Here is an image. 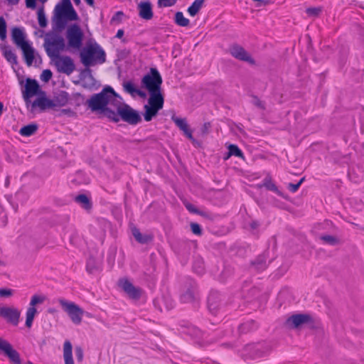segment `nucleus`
Listing matches in <instances>:
<instances>
[{"label":"nucleus","mask_w":364,"mask_h":364,"mask_svg":"<svg viewBox=\"0 0 364 364\" xmlns=\"http://www.w3.org/2000/svg\"><path fill=\"white\" fill-rule=\"evenodd\" d=\"M119 95L110 86L104 87L101 92L92 95L85 105L92 112H99L109 119V112H113L119 102Z\"/></svg>","instance_id":"1"},{"label":"nucleus","mask_w":364,"mask_h":364,"mask_svg":"<svg viewBox=\"0 0 364 364\" xmlns=\"http://www.w3.org/2000/svg\"><path fill=\"white\" fill-rule=\"evenodd\" d=\"M122 98L119 97V102L115 105L113 112H109V119L118 122L121 119L130 125H136L141 122V117L138 111L134 109L129 105L122 103Z\"/></svg>","instance_id":"2"},{"label":"nucleus","mask_w":364,"mask_h":364,"mask_svg":"<svg viewBox=\"0 0 364 364\" xmlns=\"http://www.w3.org/2000/svg\"><path fill=\"white\" fill-rule=\"evenodd\" d=\"M55 11L54 29L59 32L65 28L67 20L76 21L78 18L70 0H63L62 5L58 4Z\"/></svg>","instance_id":"3"},{"label":"nucleus","mask_w":364,"mask_h":364,"mask_svg":"<svg viewBox=\"0 0 364 364\" xmlns=\"http://www.w3.org/2000/svg\"><path fill=\"white\" fill-rule=\"evenodd\" d=\"M81 63L86 67L103 64L106 61V53L102 47L97 44H90L85 46L80 53Z\"/></svg>","instance_id":"4"},{"label":"nucleus","mask_w":364,"mask_h":364,"mask_svg":"<svg viewBox=\"0 0 364 364\" xmlns=\"http://www.w3.org/2000/svg\"><path fill=\"white\" fill-rule=\"evenodd\" d=\"M43 47L47 55L54 60L55 57H58L65 50V40L58 32H48L46 34Z\"/></svg>","instance_id":"5"},{"label":"nucleus","mask_w":364,"mask_h":364,"mask_svg":"<svg viewBox=\"0 0 364 364\" xmlns=\"http://www.w3.org/2000/svg\"><path fill=\"white\" fill-rule=\"evenodd\" d=\"M11 38L13 41L22 50L25 61L30 66L34 60V49L25 40L26 36L23 30L20 28L15 27L11 31Z\"/></svg>","instance_id":"6"},{"label":"nucleus","mask_w":364,"mask_h":364,"mask_svg":"<svg viewBox=\"0 0 364 364\" xmlns=\"http://www.w3.org/2000/svg\"><path fill=\"white\" fill-rule=\"evenodd\" d=\"M162 77L156 68H150L148 74L141 79V85L149 92L161 91Z\"/></svg>","instance_id":"7"},{"label":"nucleus","mask_w":364,"mask_h":364,"mask_svg":"<svg viewBox=\"0 0 364 364\" xmlns=\"http://www.w3.org/2000/svg\"><path fill=\"white\" fill-rule=\"evenodd\" d=\"M58 303L73 323L76 325L81 323L84 311L78 305L62 298L58 299Z\"/></svg>","instance_id":"8"},{"label":"nucleus","mask_w":364,"mask_h":364,"mask_svg":"<svg viewBox=\"0 0 364 364\" xmlns=\"http://www.w3.org/2000/svg\"><path fill=\"white\" fill-rule=\"evenodd\" d=\"M66 38L70 48L80 49L82 47L83 33L77 24H73L68 28Z\"/></svg>","instance_id":"9"},{"label":"nucleus","mask_w":364,"mask_h":364,"mask_svg":"<svg viewBox=\"0 0 364 364\" xmlns=\"http://www.w3.org/2000/svg\"><path fill=\"white\" fill-rule=\"evenodd\" d=\"M119 287L124 291L127 296L132 300H139L142 294V289L134 284L126 278H121L118 282Z\"/></svg>","instance_id":"10"},{"label":"nucleus","mask_w":364,"mask_h":364,"mask_svg":"<svg viewBox=\"0 0 364 364\" xmlns=\"http://www.w3.org/2000/svg\"><path fill=\"white\" fill-rule=\"evenodd\" d=\"M21 311L18 309L14 306H0V317L14 326H17L19 323Z\"/></svg>","instance_id":"11"},{"label":"nucleus","mask_w":364,"mask_h":364,"mask_svg":"<svg viewBox=\"0 0 364 364\" xmlns=\"http://www.w3.org/2000/svg\"><path fill=\"white\" fill-rule=\"evenodd\" d=\"M53 60L58 71L60 73L70 75L75 70L74 62L69 56L59 55L58 57H55Z\"/></svg>","instance_id":"12"},{"label":"nucleus","mask_w":364,"mask_h":364,"mask_svg":"<svg viewBox=\"0 0 364 364\" xmlns=\"http://www.w3.org/2000/svg\"><path fill=\"white\" fill-rule=\"evenodd\" d=\"M0 350L6 355L14 364H21L19 353L13 348L7 341L0 338Z\"/></svg>","instance_id":"13"},{"label":"nucleus","mask_w":364,"mask_h":364,"mask_svg":"<svg viewBox=\"0 0 364 364\" xmlns=\"http://www.w3.org/2000/svg\"><path fill=\"white\" fill-rule=\"evenodd\" d=\"M314 322L313 318L311 315L307 314H293L287 319V324L294 328H297L301 325L306 323H312Z\"/></svg>","instance_id":"14"},{"label":"nucleus","mask_w":364,"mask_h":364,"mask_svg":"<svg viewBox=\"0 0 364 364\" xmlns=\"http://www.w3.org/2000/svg\"><path fill=\"white\" fill-rule=\"evenodd\" d=\"M198 294V287L196 282L188 279L186 290L181 295L180 299L183 303H191L196 299Z\"/></svg>","instance_id":"15"},{"label":"nucleus","mask_w":364,"mask_h":364,"mask_svg":"<svg viewBox=\"0 0 364 364\" xmlns=\"http://www.w3.org/2000/svg\"><path fill=\"white\" fill-rule=\"evenodd\" d=\"M40 90L38 82L34 79L27 78L25 89L23 91V97L26 104L30 102V98L37 95Z\"/></svg>","instance_id":"16"},{"label":"nucleus","mask_w":364,"mask_h":364,"mask_svg":"<svg viewBox=\"0 0 364 364\" xmlns=\"http://www.w3.org/2000/svg\"><path fill=\"white\" fill-rule=\"evenodd\" d=\"M230 53L235 58L245 62H247L252 65L255 64V60L249 55V53L242 46L235 44L230 48Z\"/></svg>","instance_id":"17"},{"label":"nucleus","mask_w":364,"mask_h":364,"mask_svg":"<svg viewBox=\"0 0 364 364\" xmlns=\"http://www.w3.org/2000/svg\"><path fill=\"white\" fill-rule=\"evenodd\" d=\"M171 120L183 132V134L192 142H195L196 139L193 136V131L190 129L187 121L185 118H179L173 114Z\"/></svg>","instance_id":"18"},{"label":"nucleus","mask_w":364,"mask_h":364,"mask_svg":"<svg viewBox=\"0 0 364 364\" xmlns=\"http://www.w3.org/2000/svg\"><path fill=\"white\" fill-rule=\"evenodd\" d=\"M268 260V252H263L259 255L254 260L250 262L251 267L255 271L260 272L265 270L269 262Z\"/></svg>","instance_id":"19"},{"label":"nucleus","mask_w":364,"mask_h":364,"mask_svg":"<svg viewBox=\"0 0 364 364\" xmlns=\"http://www.w3.org/2000/svg\"><path fill=\"white\" fill-rule=\"evenodd\" d=\"M56 104L53 100L48 98L46 95L38 97L31 104L32 109L38 107L41 111H45L47 109L53 108Z\"/></svg>","instance_id":"20"},{"label":"nucleus","mask_w":364,"mask_h":364,"mask_svg":"<svg viewBox=\"0 0 364 364\" xmlns=\"http://www.w3.org/2000/svg\"><path fill=\"white\" fill-rule=\"evenodd\" d=\"M221 295L217 291H211L208 296V308L209 311L215 314L220 306Z\"/></svg>","instance_id":"21"},{"label":"nucleus","mask_w":364,"mask_h":364,"mask_svg":"<svg viewBox=\"0 0 364 364\" xmlns=\"http://www.w3.org/2000/svg\"><path fill=\"white\" fill-rule=\"evenodd\" d=\"M149 95L147 105L161 110L164 103V97L161 91L149 92Z\"/></svg>","instance_id":"22"},{"label":"nucleus","mask_w":364,"mask_h":364,"mask_svg":"<svg viewBox=\"0 0 364 364\" xmlns=\"http://www.w3.org/2000/svg\"><path fill=\"white\" fill-rule=\"evenodd\" d=\"M139 16L145 20H150L153 17L151 4L149 1L141 2L139 5Z\"/></svg>","instance_id":"23"},{"label":"nucleus","mask_w":364,"mask_h":364,"mask_svg":"<svg viewBox=\"0 0 364 364\" xmlns=\"http://www.w3.org/2000/svg\"><path fill=\"white\" fill-rule=\"evenodd\" d=\"M123 87L124 91L130 94L132 96L138 95L141 97H144L146 96V93L136 88L132 81L124 82L123 83Z\"/></svg>","instance_id":"24"},{"label":"nucleus","mask_w":364,"mask_h":364,"mask_svg":"<svg viewBox=\"0 0 364 364\" xmlns=\"http://www.w3.org/2000/svg\"><path fill=\"white\" fill-rule=\"evenodd\" d=\"M132 232L135 240L140 244H147L153 240V236L151 235H143L136 227L132 228Z\"/></svg>","instance_id":"25"},{"label":"nucleus","mask_w":364,"mask_h":364,"mask_svg":"<svg viewBox=\"0 0 364 364\" xmlns=\"http://www.w3.org/2000/svg\"><path fill=\"white\" fill-rule=\"evenodd\" d=\"M63 358L65 364H74L73 358V346L69 341H65L63 344Z\"/></svg>","instance_id":"26"},{"label":"nucleus","mask_w":364,"mask_h":364,"mask_svg":"<svg viewBox=\"0 0 364 364\" xmlns=\"http://www.w3.org/2000/svg\"><path fill=\"white\" fill-rule=\"evenodd\" d=\"M4 57L6 60L12 65H16L18 63L17 56L16 53L7 46L1 48Z\"/></svg>","instance_id":"27"},{"label":"nucleus","mask_w":364,"mask_h":364,"mask_svg":"<svg viewBox=\"0 0 364 364\" xmlns=\"http://www.w3.org/2000/svg\"><path fill=\"white\" fill-rule=\"evenodd\" d=\"M75 201L85 209L90 210L92 208V204L90 199L85 194H80L75 198Z\"/></svg>","instance_id":"28"},{"label":"nucleus","mask_w":364,"mask_h":364,"mask_svg":"<svg viewBox=\"0 0 364 364\" xmlns=\"http://www.w3.org/2000/svg\"><path fill=\"white\" fill-rule=\"evenodd\" d=\"M144 113L143 114L144 120L146 122H150L153 117L157 115L159 109L151 107L149 105H145L144 106Z\"/></svg>","instance_id":"29"},{"label":"nucleus","mask_w":364,"mask_h":364,"mask_svg":"<svg viewBox=\"0 0 364 364\" xmlns=\"http://www.w3.org/2000/svg\"><path fill=\"white\" fill-rule=\"evenodd\" d=\"M38 125L36 124H29L21 128L19 134L23 136H30L36 133L38 130Z\"/></svg>","instance_id":"30"},{"label":"nucleus","mask_w":364,"mask_h":364,"mask_svg":"<svg viewBox=\"0 0 364 364\" xmlns=\"http://www.w3.org/2000/svg\"><path fill=\"white\" fill-rule=\"evenodd\" d=\"M228 152L227 156L224 157L225 159H228L231 156H235L241 159H244V154L242 150L235 144H230L228 147Z\"/></svg>","instance_id":"31"},{"label":"nucleus","mask_w":364,"mask_h":364,"mask_svg":"<svg viewBox=\"0 0 364 364\" xmlns=\"http://www.w3.org/2000/svg\"><path fill=\"white\" fill-rule=\"evenodd\" d=\"M264 186L269 191L274 192L278 196L286 198L285 196L284 195L283 192L279 191L277 188V186L275 185L274 182L271 179L265 178L264 181Z\"/></svg>","instance_id":"32"},{"label":"nucleus","mask_w":364,"mask_h":364,"mask_svg":"<svg viewBox=\"0 0 364 364\" xmlns=\"http://www.w3.org/2000/svg\"><path fill=\"white\" fill-rule=\"evenodd\" d=\"M205 0H195L188 8V12L191 16H195L202 8Z\"/></svg>","instance_id":"33"},{"label":"nucleus","mask_w":364,"mask_h":364,"mask_svg":"<svg viewBox=\"0 0 364 364\" xmlns=\"http://www.w3.org/2000/svg\"><path fill=\"white\" fill-rule=\"evenodd\" d=\"M36 313H37V310L35 307L29 306L28 308V309L26 311V323H25V325L27 328L31 327L35 315L36 314Z\"/></svg>","instance_id":"34"},{"label":"nucleus","mask_w":364,"mask_h":364,"mask_svg":"<svg viewBox=\"0 0 364 364\" xmlns=\"http://www.w3.org/2000/svg\"><path fill=\"white\" fill-rule=\"evenodd\" d=\"M175 22L177 25L183 27L188 26L190 23L189 19L184 17L181 11H178L175 14Z\"/></svg>","instance_id":"35"},{"label":"nucleus","mask_w":364,"mask_h":364,"mask_svg":"<svg viewBox=\"0 0 364 364\" xmlns=\"http://www.w3.org/2000/svg\"><path fill=\"white\" fill-rule=\"evenodd\" d=\"M193 269L196 274L199 275L203 274L205 272L203 262L200 259H196L193 264Z\"/></svg>","instance_id":"36"},{"label":"nucleus","mask_w":364,"mask_h":364,"mask_svg":"<svg viewBox=\"0 0 364 364\" xmlns=\"http://www.w3.org/2000/svg\"><path fill=\"white\" fill-rule=\"evenodd\" d=\"M38 21L41 27L44 28L47 26L48 22L43 7L40 8L38 11Z\"/></svg>","instance_id":"37"},{"label":"nucleus","mask_w":364,"mask_h":364,"mask_svg":"<svg viewBox=\"0 0 364 364\" xmlns=\"http://www.w3.org/2000/svg\"><path fill=\"white\" fill-rule=\"evenodd\" d=\"M6 38V22L3 16H0V39L4 41Z\"/></svg>","instance_id":"38"},{"label":"nucleus","mask_w":364,"mask_h":364,"mask_svg":"<svg viewBox=\"0 0 364 364\" xmlns=\"http://www.w3.org/2000/svg\"><path fill=\"white\" fill-rule=\"evenodd\" d=\"M320 238L324 242L331 245H336L338 242V240L336 237L332 236V235H321L320 237Z\"/></svg>","instance_id":"39"},{"label":"nucleus","mask_w":364,"mask_h":364,"mask_svg":"<svg viewBox=\"0 0 364 364\" xmlns=\"http://www.w3.org/2000/svg\"><path fill=\"white\" fill-rule=\"evenodd\" d=\"M45 299L46 298L44 296L35 294L31 297L29 306L35 307L36 305L43 303Z\"/></svg>","instance_id":"40"},{"label":"nucleus","mask_w":364,"mask_h":364,"mask_svg":"<svg viewBox=\"0 0 364 364\" xmlns=\"http://www.w3.org/2000/svg\"><path fill=\"white\" fill-rule=\"evenodd\" d=\"M190 226L191 231L194 235L198 236L202 235V228L199 224L196 223H191Z\"/></svg>","instance_id":"41"},{"label":"nucleus","mask_w":364,"mask_h":364,"mask_svg":"<svg viewBox=\"0 0 364 364\" xmlns=\"http://www.w3.org/2000/svg\"><path fill=\"white\" fill-rule=\"evenodd\" d=\"M304 181V178H302L296 183H289V185H288L289 191L291 193L296 192Z\"/></svg>","instance_id":"42"},{"label":"nucleus","mask_w":364,"mask_h":364,"mask_svg":"<svg viewBox=\"0 0 364 364\" xmlns=\"http://www.w3.org/2000/svg\"><path fill=\"white\" fill-rule=\"evenodd\" d=\"M322 9L320 7H310L306 9V14L309 16H317L320 14Z\"/></svg>","instance_id":"43"},{"label":"nucleus","mask_w":364,"mask_h":364,"mask_svg":"<svg viewBox=\"0 0 364 364\" xmlns=\"http://www.w3.org/2000/svg\"><path fill=\"white\" fill-rule=\"evenodd\" d=\"M176 0H159L158 5L159 7H169L173 6Z\"/></svg>","instance_id":"44"},{"label":"nucleus","mask_w":364,"mask_h":364,"mask_svg":"<svg viewBox=\"0 0 364 364\" xmlns=\"http://www.w3.org/2000/svg\"><path fill=\"white\" fill-rule=\"evenodd\" d=\"M185 207L190 213H196L200 215H203V213L201 211H200L198 208H196L193 204L190 203H186Z\"/></svg>","instance_id":"45"},{"label":"nucleus","mask_w":364,"mask_h":364,"mask_svg":"<svg viewBox=\"0 0 364 364\" xmlns=\"http://www.w3.org/2000/svg\"><path fill=\"white\" fill-rule=\"evenodd\" d=\"M75 357L77 362H82L84 357L83 350L81 347H76L75 349Z\"/></svg>","instance_id":"46"},{"label":"nucleus","mask_w":364,"mask_h":364,"mask_svg":"<svg viewBox=\"0 0 364 364\" xmlns=\"http://www.w3.org/2000/svg\"><path fill=\"white\" fill-rule=\"evenodd\" d=\"M52 75H53L52 72L50 70L46 69L43 71V73L41 75V78L43 81L48 82V80H50V78L52 77Z\"/></svg>","instance_id":"47"},{"label":"nucleus","mask_w":364,"mask_h":364,"mask_svg":"<svg viewBox=\"0 0 364 364\" xmlns=\"http://www.w3.org/2000/svg\"><path fill=\"white\" fill-rule=\"evenodd\" d=\"M247 350H253L254 354L252 355V358H260L262 356V353L258 350L257 346H248Z\"/></svg>","instance_id":"48"},{"label":"nucleus","mask_w":364,"mask_h":364,"mask_svg":"<svg viewBox=\"0 0 364 364\" xmlns=\"http://www.w3.org/2000/svg\"><path fill=\"white\" fill-rule=\"evenodd\" d=\"M86 269L90 274H92L97 269L93 259H89L87 262Z\"/></svg>","instance_id":"49"},{"label":"nucleus","mask_w":364,"mask_h":364,"mask_svg":"<svg viewBox=\"0 0 364 364\" xmlns=\"http://www.w3.org/2000/svg\"><path fill=\"white\" fill-rule=\"evenodd\" d=\"M252 103L256 107L262 109H265L264 103L262 101H261L257 96H253Z\"/></svg>","instance_id":"50"},{"label":"nucleus","mask_w":364,"mask_h":364,"mask_svg":"<svg viewBox=\"0 0 364 364\" xmlns=\"http://www.w3.org/2000/svg\"><path fill=\"white\" fill-rule=\"evenodd\" d=\"M12 295V290L10 289H0V296L8 297Z\"/></svg>","instance_id":"51"},{"label":"nucleus","mask_w":364,"mask_h":364,"mask_svg":"<svg viewBox=\"0 0 364 364\" xmlns=\"http://www.w3.org/2000/svg\"><path fill=\"white\" fill-rule=\"evenodd\" d=\"M122 16H124V13L121 11H119L116 12L115 14L112 17L111 21H120Z\"/></svg>","instance_id":"52"},{"label":"nucleus","mask_w":364,"mask_h":364,"mask_svg":"<svg viewBox=\"0 0 364 364\" xmlns=\"http://www.w3.org/2000/svg\"><path fill=\"white\" fill-rule=\"evenodd\" d=\"M26 6L27 8L35 9L36 8V0H26Z\"/></svg>","instance_id":"53"},{"label":"nucleus","mask_w":364,"mask_h":364,"mask_svg":"<svg viewBox=\"0 0 364 364\" xmlns=\"http://www.w3.org/2000/svg\"><path fill=\"white\" fill-rule=\"evenodd\" d=\"M259 223L257 220H252L250 223V228L252 230H256L259 228Z\"/></svg>","instance_id":"54"},{"label":"nucleus","mask_w":364,"mask_h":364,"mask_svg":"<svg viewBox=\"0 0 364 364\" xmlns=\"http://www.w3.org/2000/svg\"><path fill=\"white\" fill-rule=\"evenodd\" d=\"M210 126H211V124L210 122H205L202 127V132L203 133H206L208 132V130L210 129Z\"/></svg>","instance_id":"55"},{"label":"nucleus","mask_w":364,"mask_h":364,"mask_svg":"<svg viewBox=\"0 0 364 364\" xmlns=\"http://www.w3.org/2000/svg\"><path fill=\"white\" fill-rule=\"evenodd\" d=\"M250 325L255 326V323L253 321H250V322L245 323H243V324L241 326V328H242V329H246V328H247Z\"/></svg>","instance_id":"56"},{"label":"nucleus","mask_w":364,"mask_h":364,"mask_svg":"<svg viewBox=\"0 0 364 364\" xmlns=\"http://www.w3.org/2000/svg\"><path fill=\"white\" fill-rule=\"evenodd\" d=\"M62 97H64V99H63L62 102L60 103L61 105H65L68 102V94L66 92H63Z\"/></svg>","instance_id":"57"},{"label":"nucleus","mask_w":364,"mask_h":364,"mask_svg":"<svg viewBox=\"0 0 364 364\" xmlns=\"http://www.w3.org/2000/svg\"><path fill=\"white\" fill-rule=\"evenodd\" d=\"M124 36V31L122 29H119L117 31L116 34V38H121Z\"/></svg>","instance_id":"58"},{"label":"nucleus","mask_w":364,"mask_h":364,"mask_svg":"<svg viewBox=\"0 0 364 364\" xmlns=\"http://www.w3.org/2000/svg\"><path fill=\"white\" fill-rule=\"evenodd\" d=\"M20 0H7V2L10 5H16L18 4Z\"/></svg>","instance_id":"59"},{"label":"nucleus","mask_w":364,"mask_h":364,"mask_svg":"<svg viewBox=\"0 0 364 364\" xmlns=\"http://www.w3.org/2000/svg\"><path fill=\"white\" fill-rule=\"evenodd\" d=\"M9 183H10V178H9V176H7L5 180V186L9 187Z\"/></svg>","instance_id":"60"},{"label":"nucleus","mask_w":364,"mask_h":364,"mask_svg":"<svg viewBox=\"0 0 364 364\" xmlns=\"http://www.w3.org/2000/svg\"><path fill=\"white\" fill-rule=\"evenodd\" d=\"M85 1L87 2V4L88 5L92 6L94 5V4H95L94 0H85Z\"/></svg>","instance_id":"61"},{"label":"nucleus","mask_w":364,"mask_h":364,"mask_svg":"<svg viewBox=\"0 0 364 364\" xmlns=\"http://www.w3.org/2000/svg\"><path fill=\"white\" fill-rule=\"evenodd\" d=\"M61 112H62V113H64V114H68V113L72 112V111L70 109H62Z\"/></svg>","instance_id":"62"},{"label":"nucleus","mask_w":364,"mask_h":364,"mask_svg":"<svg viewBox=\"0 0 364 364\" xmlns=\"http://www.w3.org/2000/svg\"><path fill=\"white\" fill-rule=\"evenodd\" d=\"M3 108H4V105L1 102H0V116L2 114Z\"/></svg>","instance_id":"63"},{"label":"nucleus","mask_w":364,"mask_h":364,"mask_svg":"<svg viewBox=\"0 0 364 364\" xmlns=\"http://www.w3.org/2000/svg\"><path fill=\"white\" fill-rule=\"evenodd\" d=\"M73 1H74L75 4L77 5L80 4V0H73Z\"/></svg>","instance_id":"64"}]
</instances>
